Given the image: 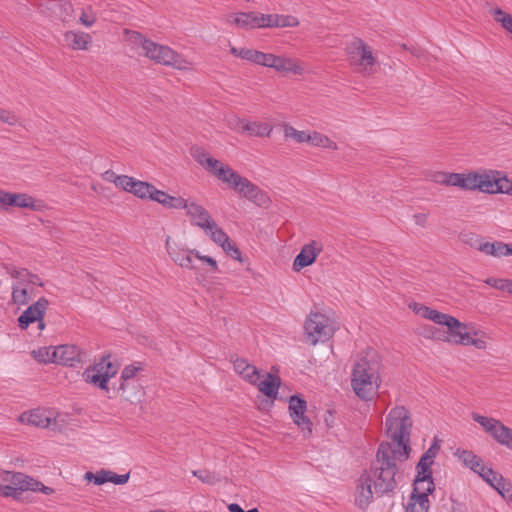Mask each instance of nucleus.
<instances>
[{
	"mask_svg": "<svg viewBox=\"0 0 512 512\" xmlns=\"http://www.w3.org/2000/svg\"><path fill=\"white\" fill-rule=\"evenodd\" d=\"M232 362L236 373L249 383L257 384V381L260 379V374L255 366L249 364L244 358H236Z\"/></svg>",
	"mask_w": 512,
	"mask_h": 512,
	"instance_id": "a878e982",
	"label": "nucleus"
},
{
	"mask_svg": "<svg viewBox=\"0 0 512 512\" xmlns=\"http://www.w3.org/2000/svg\"><path fill=\"white\" fill-rule=\"evenodd\" d=\"M49 306V301L45 297H40L34 304L30 305L19 317L18 326L25 330L30 324L43 318Z\"/></svg>",
	"mask_w": 512,
	"mask_h": 512,
	"instance_id": "2eb2a0df",
	"label": "nucleus"
},
{
	"mask_svg": "<svg viewBox=\"0 0 512 512\" xmlns=\"http://www.w3.org/2000/svg\"><path fill=\"white\" fill-rule=\"evenodd\" d=\"M221 247L231 258L243 262L241 251L230 239Z\"/></svg>",
	"mask_w": 512,
	"mask_h": 512,
	"instance_id": "13d9d810",
	"label": "nucleus"
},
{
	"mask_svg": "<svg viewBox=\"0 0 512 512\" xmlns=\"http://www.w3.org/2000/svg\"><path fill=\"white\" fill-rule=\"evenodd\" d=\"M449 172L437 171L431 174L430 179L436 184L449 186Z\"/></svg>",
	"mask_w": 512,
	"mask_h": 512,
	"instance_id": "69168bd1",
	"label": "nucleus"
},
{
	"mask_svg": "<svg viewBox=\"0 0 512 512\" xmlns=\"http://www.w3.org/2000/svg\"><path fill=\"white\" fill-rule=\"evenodd\" d=\"M136 179L128 175H120L115 183L117 188L122 189L125 192L131 193Z\"/></svg>",
	"mask_w": 512,
	"mask_h": 512,
	"instance_id": "4d7b16f0",
	"label": "nucleus"
},
{
	"mask_svg": "<svg viewBox=\"0 0 512 512\" xmlns=\"http://www.w3.org/2000/svg\"><path fill=\"white\" fill-rule=\"evenodd\" d=\"M227 22L242 29H255L259 27V13L239 12L227 17Z\"/></svg>",
	"mask_w": 512,
	"mask_h": 512,
	"instance_id": "b1692460",
	"label": "nucleus"
},
{
	"mask_svg": "<svg viewBox=\"0 0 512 512\" xmlns=\"http://www.w3.org/2000/svg\"><path fill=\"white\" fill-rule=\"evenodd\" d=\"M204 232L210 237V239L220 245L223 246L230 239L229 236L223 231L222 228L218 226V224L213 221Z\"/></svg>",
	"mask_w": 512,
	"mask_h": 512,
	"instance_id": "4c0bfd02",
	"label": "nucleus"
},
{
	"mask_svg": "<svg viewBox=\"0 0 512 512\" xmlns=\"http://www.w3.org/2000/svg\"><path fill=\"white\" fill-rule=\"evenodd\" d=\"M155 202L169 209H184L188 200L178 196H171L165 191L158 190L154 194Z\"/></svg>",
	"mask_w": 512,
	"mask_h": 512,
	"instance_id": "c756f323",
	"label": "nucleus"
},
{
	"mask_svg": "<svg viewBox=\"0 0 512 512\" xmlns=\"http://www.w3.org/2000/svg\"><path fill=\"white\" fill-rule=\"evenodd\" d=\"M409 307L422 318L431 320L436 324L446 326L447 332H445L443 336L440 337V339L445 342H448V338L452 337V334H454L456 329L462 327V322H460L455 317L442 313L423 304L413 303L410 304Z\"/></svg>",
	"mask_w": 512,
	"mask_h": 512,
	"instance_id": "6e6552de",
	"label": "nucleus"
},
{
	"mask_svg": "<svg viewBox=\"0 0 512 512\" xmlns=\"http://www.w3.org/2000/svg\"><path fill=\"white\" fill-rule=\"evenodd\" d=\"M140 370H142V366L139 363L137 366L133 364L128 365L124 367L121 372L118 391H121L124 399L131 403H134L135 394H137V392H130V384L131 381L134 380L136 373Z\"/></svg>",
	"mask_w": 512,
	"mask_h": 512,
	"instance_id": "412c9836",
	"label": "nucleus"
},
{
	"mask_svg": "<svg viewBox=\"0 0 512 512\" xmlns=\"http://www.w3.org/2000/svg\"><path fill=\"white\" fill-rule=\"evenodd\" d=\"M472 419L477 422L483 430L497 443L503 445L511 428L504 425L500 420L472 413Z\"/></svg>",
	"mask_w": 512,
	"mask_h": 512,
	"instance_id": "9d476101",
	"label": "nucleus"
},
{
	"mask_svg": "<svg viewBox=\"0 0 512 512\" xmlns=\"http://www.w3.org/2000/svg\"><path fill=\"white\" fill-rule=\"evenodd\" d=\"M0 120L8 125H15L18 123V117L15 113L4 109H0Z\"/></svg>",
	"mask_w": 512,
	"mask_h": 512,
	"instance_id": "774afa93",
	"label": "nucleus"
},
{
	"mask_svg": "<svg viewBox=\"0 0 512 512\" xmlns=\"http://www.w3.org/2000/svg\"><path fill=\"white\" fill-rule=\"evenodd\" d=\"M18 420L35 427L47 428L50 426L51 418L40 410H32L31 412L22 413Z\"/></svg>",
	"mask_w": 512,
	"mask_h": 512,
	"instance_id": "cd10ccee",
	"label": "nucleus"
},
{
	"mask_svg": "<svg viewBox=\"0 0 512 512\" xmlns=\"http://www.w3.org/2000/svg\"><path fill=\"white\" fill-rule=\"evenodd\" d=\"M54 363L69 367H75L81 363V351L75 345L65 344L53 347Z\"/></svg>",
	"mask_w": 512,
	"mask_h": 512,
	"instance_id": "dca6fc26",
	"label": "nucleus"
},
{
	"mask_svg": "<svg viewBox=\"0 0 512 512\" xmlns=\"http://www.w3.org/2000/svg\"><path fill=\"white\" fill-rule=\"evenodd\" d=\"M474 173H450L449 174V186L461 188L463 190H473Z\"/></svg>",
	"mask_w": 512,
	"mask_h": 512,
	"instance_id": "f704fd0d",
	"label": "nucleus"
},
{
	"mask_svg": "<svg viewBox=\"0 0 512 512\" xmlns=\"http://www.w3.org/2000/svg\"><path fill=\"white\" fill-rule=\"evenodd\" d=\"M191 153L199 165L218 180L228 184L231 188H234L235 183L240 180L241 176L236 171L228 165H224L219 160L211 157L210 154L202 148L194 147L191 149Z\"/></svg>",
	"mask_w": 512,
	"mask_h": 512,
	"instance_id": "20e7f679",
	"label": "nucleus"
},
{
	"mask_svg": "<svg viewBox=\"0 0 512 512\" xmlns=\"http://www.w3.org/2000/svg\"><path fill=\"white\" fill-rule=\"evenodd\" d=\"M306 342L315 346L318 342L329 340L335 328L326 315L319 312H311L304 323Z\"/></svg>",
	"mask_w": 512,
	"mask_h": 512,
	"instance_id": "39448f33",
	"label": "nucleus"
},
{
	"mask_svg": "<svg viewBox=\"0 0 512 512\" xmlns=\"http://www.w3.org/2000/svg\"><path fill=\"white\" fill-rule=\"evenodd\" d=\"M33 358L41 363H54L53 348L52 347H41L37 350L32 351Z\"/></svg>",
	"mask_w": 512,
	"mask_h": 512,
	"instance_id": "a18cd8bd",
	"label": "nucleus"
},
{
	"mask_svg": "<svg viewBox=\"0 0 512 512\" xmlns=\"http://www.w3.org/2000/svg\"><path fill=\"white\" fill-rule=\"evenodd\" d=\"M0 203L4 209L8 207L28 208L34 211L40 210V201L25 193H12L0 190Z\"/></svg>",
	"mask_w": 512,
	"mask_h": 512,
	"instance_id": "9b49d317",
	"label": "nucleus"
},
{
	"mask_svg": "<svg viewBox=\"0 0 512 512\" xmlns=\"http://www.w3.org/2000/svg\"><path fill=\"white\" fill-rule=\"evenodd\" d=\"M275 27L284 28V27H296L299 25V21L296 17L292 15H276L275 19Z\"/></svg>",
	"mask_w": 512,
	"mask_h": 512,
	"instance_id": "3c124183",
	"label": "nucleus"
},
{
	"mask_svg": "<svg viewBox=\"0 0 512 512\" xmlns=\"http://www.w3.org/2000/svg\"><path fill=\"white\" fill-rule=\"evenodd\" d=\"M458 238L462 243L469 245L470 247L475 248L479 251H480V247L483 244H485V242H486L483 240V238L481 236L477 235L476 233H474L472 231H466V230L460 232L458 235Z\"/></svg>",
	"mask_w": 512,
	"mask_h": 512,
	"instance_id": "ea45409f",
	"label": "nucleus"
},
{
	"mask_svg": "<svg viewBox=\"0 0 512 512\" xmlns=\"http://www.w3.org/2000/svg\"><path fill=\"white\" fill-rule=\"evenodd\" d=\"M281 384V380L278 376H274L270 373L266 375V378L262 381H257L255 384L259 391L262 392L270 399L276 398L278 394V389Z\"/></svg>",
	"mask_w": 512,
	"mask_h": 512,
	"instance_id": "c85d7f7f",
	"label": "nucleus"
},
{
	"mask_svg": "<svg viewBox=\"0 0 512 512\" xmlns=\"http://www.w3.org/2000/svg\"><path fill=\"white\" fill-rule=\"evenodd\" d=\"M155 192H158V189L152 185L151 183L136 180L134 183L133 189L131 191V194L134 196L140 198V199H149L154 201V194Z\"/></svg>",
	"mask_w": 512,
	"mask_h": 512,
	"instance_id": "473e14b6",
	"label": "nucleus"
},
{
	"mask_svg": "<svg viewBox=\"0 0 512 512\" xmlns=\"http://www.w3.org/2000/svg\"><path fill=\"white\" fill-rule=\"evenodd\" d=\"M4 268H5L6 272L8 274H10V276L12 278L17 280V282H22V284H26V281H27L29 273H30L27 269H24V268L18 269L15 267H10L8 265H5Z\"/></svg>",
	"mask_w": 512,
	"mask_h": 512,
	"instance_id": "603ef678",
	"label": "nucleus"
},
{
	"mask_svg": "<svg viewBox=\"0 0 512 512\" xmlns=\"http://www.w3.org/2000/svg\"><path fill=\"white\" fill-rule=\"evenodd\" d=\"M143 54L158 64L170 66L178 70L190 68V62L181 54H178L168 46L160 45L153 41Z\"/></svg>",
	"mask_w": 512,
	"mask_h": 512,
	"instance_id": "0eeeda50",
	"label": "nucleus"
},
{
	"mask_svg": "<svg viewBox=\"0 0 512 512\" xmlns=\"http://www.w3.org/2000/svg\"><path fill=\"white\" fill-rule=\"evenodd\" d=\"M373 484L367 474H362L356 485L355 489V504L360 509H366L373 500L374 490H372Z\"/></svg>",
	"mask_w": 512,
	"mask_h": 512,
	"instance_id": "a211bd4d",
	"label": "nucleus"
},
{
	"mask_svg": "<svg viewBox=\"0 0 512 512\" xmlns=\"http://www.w3.org/2000/svg\"><path fill=\"white\" fill-rule=\"evenodd\" d=\"M11 301L17 306H24L29 302V291L26 284L16 282L12 285Z\"/></svg>",
	"mask_w": 512,
	"mask_h": 512,
	"instance_id": "e433bc0d",
	"label": "nucleus"
},
{
	"mask_svg": "<svg viewBox=\"0 0 512 512\" xmlns=\"http://www.w3.org/2000/svg\"><path fill=\"white\" fill-rule=\"evenodd\" d=\"M27 480L31 481V477L24 473L0 470V483L2 484L20 485L19 488H27L28 486L25 485Z\"/></svg>",
	"mask_w": 512,
	"mask_h": 512,
	"instance_id": "2f4dec72",
	"label": "nucleus"
},
{
	"mask_svg": "<svg viewBox=\"0 0 512 512\" xmlns=\"http://www.w3.org/2000/svg\"><path fill=\"white\" fill-rule=\"evenodd\" d=\"M273 56L274 54L272 53H264L257 50V53L255 54L254 64L270 68Z\"/></svg>",
	"mask_w": 512,
	"mask_h": 512,
	"instance_id": "680f3d73",
	"label": "nucleus"
},
{
	"mask_svg": "<svg viewBox=\"0 0 512 512\" xmlns=\"http://www.w3.org/2000/svg\"><path fill=\"white\" fill-rule=\"evenodd\" d=\"M435 489V484L433 481V477L420 476L419 478H415L414 487L412 491V495L417 497L428 498V495L431 494Z\"/></svg>",
	"mask_w": 512,
	"mask_h": 512,
	"instance_id": "7c9ffc66",
	"label": "nucleus"
},
{
	"mask_svg": "<svg viewBox=\"0 0 512 512\" xmlns=\"http://www.w3.org/2000/svg\"><path fill=\"white\" fill-rule=\"evenodd\" d=\"M473 182V190L478 189L485 193H505L510 190L507 181L496 179L488 173H474Z\"/></svg>",
	"mask_w": 512,
	"mask_h": 512,
	"instance_id": "ddd939ff",
	"label": "nucleus"
},
{
	"mask_svg": "<svg viewBox=\"0 0 512 512\" xmlns=\"http://www.w3.org/2000/svg\"><path fill=\"white\" fill-rule=\"evenodd\" d=\"M489 12L496 22L500 23L506 31L512 33V16L509 13L498 7L491 8Z\"/></svg>",
	"mask_w": 512,
	"mask_h": 512,
	"instance_id": "58836bf2",
	"label": "nucleus"
},
{
	"mask_svg": "<svg viewBox=\"0 0 512 512\" xmlns=\"http://www.w3.org/2000/svg\"><path fill=\"white\" fill-rule=\"evenodd\" d=\"M184 209L191 224L201 228L203 231L214 221L209 212L202 205L194 201H188Z\"/></svg>",
	"mask_w": 512,
	"mask_h": 512,
	"instance_id": "6ab92c4d",
	"label": "nucleus"
},
{
	"mask_svg": "<svg viewBox=\"0 0 512 512\" xmlns=\"http://www.w3.org/2000/svg\"><path fill=\"white\" fill-rule=\"evenodd\" d=\"M166 248L171 259L179 266L187 269H194L193 256L196 250H188L178 245L170 244V236L166 238Z\"/></svg>",
	"mask_w": 512,
	"mask_h": 512,
	"instance_id": "aec40b11",
	"label": "nucleus"
},
{
	"mask_svg": "<svg viewBox=\"0 0 512 512\" xmlns=\"http://www.w3.org/2000/svg\"><path fill=\"white\" fill-rule=\"evenodd\" d=\"M456 455L464 463L465 466L469 467L477 464L480 457L475 455L472 451L468 450H457Z\"/></svg>",
	"mask_w": 512,
	"mask_h": 512,
	"instance_id": "864d4df0",
	"label": "nucleus"
},
{
	"mask_svg": "<svg viewBox=\"0 0 512 512\" xmlns=\"http://www.w3.org/2000/svg\"><path fill=\"white\" fill-rule=\"evenodd\" d=\"M307 410L306 401L297 396L293 395L289 399V412L294 423L298 425L303 431H306L308 435L312 433V422L305 415Z\"/></svg>",
	"mask_w": 512,
	"mask_h": 512,
	"instance_id": "f8f14e48",
	"label": "nucleus"
},
{
	"mask_svg": "<svg viewBox=\"0 0 512 512\" xmlns=\"http://www.w3.org/2000/svg\"><path fill=\"white\" fill-rule=\"evenodd\" d=\"M239 124H241V129L243 132L248 133L250 136H269L272 128L268 124H262L258 122H244L239 120Z\"/></svg>",
	"mask_w": 512,
	"mask_h": 512,
	"instance_id": "72a5a7b5",
	"label": "nucleus"
},
{
	"mask_svg": "<svg viewBox=\"0 0 512 512\" xmlns=\"http://www.w3.org/2000/svg\"><path fill=\"white\" fill-rule=\"evenodd\" d=\"M477 334V331H471L467 324L462 323V327L456 329L452 337L448 338V343L464 346L472 345L479 350H485L487 347L486 341L481 338H474Z\"/></svg>",
	"mask_w": 512,
	"mask_h": 512,
	"instance_id": "4468645a",
	"label": "nucleus"
},
{
	"mask_svg": "<svg viewBox=\"0 0 512 512\" xmlns=\"http://www.w3.org/2000/svg\"><path fill=\"white\" fill-rule=\"evenodd\" d=\"M429 500L428 498L417 497L411 495L410 501L408 502L405 512H428Z\"/></svg>",
	"mask_w": 512,
	"mask_h": 512,
	"instance_id": "79ce46f5",
	"label": "nucleus"
},
{
	"mask_svg": "<svg viewBox=\"0 0 512 512\" xmlns=\"http://www.w3.org/2000/svg\"><path fill=\"white\" fill-rule=\"evenodd\" d=\"M345 51L349 64L356 72L364 76L374 74L377 58L374 56L371 46L362 39L355 38L346 46Z\"/></svg>",
	"mask_w": 512,
	"mask_h": 512,
	"instance_id": "7ed1b4c3",
	"label": "nucleus"
},
{
	"mask_svg": "<svg viewBox=\"0 0 512 512\" xmlns=\"http://www.w3.org/2000/svg\"><path fill=\"white\" fill-rule=\"evenodd\" d=\"M79 21L82 25L91 27L96 22V15L92 12L90 7L87 10L83 9Z\"/></svg>",
	"mask_w": 512,
	"mask_h": 512,
	"instance_id": "e2e57ef3",
	"label": "nucleus"
},
{
	"mask_svg": "<svg viewBox=\"0 0 512 512\" xmlns=\"http://www.w3.org/2000/svg\"><path fill=\"white\" fill-rule=\"evenodd\" d=\"M63 38L66 45L73 50H87L92 44L90 34L83 31H66Z\"/></svg>",
	"mask_w": 512,
	"mask_h": 512,
	"instance_id": "5701e85b",
	"label": "nucleus"
},
{
	"mask_svg": "<svg viewBox=\"0 0 512 512\" xmlns=\"http://www.w3.org/2000/svg\"><path fill=\"white\" fill-rule=\"evenodd\" d=\"M322 250V244L315 240L305 244L293 261V269L300 271L302 268L312 265Z\"/></svg>",
	"mask_w": 512,
	"mask_h": 512,
	"instance_id": "f3484780",
	"label": "nucleus"
},
{
	"mask_svg": "<svg viewBox=\"0 0 512 512\" xmlns=\"http://www.w3.org/2000/svg\"><path fill=\"white\" fill-rule=\"evenodd\" d=\"M496 491L507 501L512 502V483L510 481L501 482L497 484Z\"/></svg>",
	"mask_w": 512,
	"mask_h": 512,
	"instance_id": "052dcab7",
	"label": "nucleus"
},
{
	"mask_svg": "<svg viewBox=\"0 0 512 512\" xmlns=\"http://www.w3.org/2000/svg\"><path fill=\"white\" fill-rule=\"evenodd\" d=\"M26 482H27V484H25V485L28 486L27 491L28 490L33 491V492L40 491L46 495H50L54 492L53 488L45 486L43 483L35 480L32 477H31V481L27 480Z\"/></svg>",
	"mask_w": 512,
	"mask_h": 512,
	"instance_id": "5fc2aeb1",
	"label": "nucleus"
},
{
	"mask_svg": "<svg viewBox=\"0 0 512 512\" xmlns=\"http://www.w3.org/2000/svg\"><path fill=\"white\" fill-rule=\"evenodd\" d=\"M20 485L4 484L2 496L12 497L13 499H19L23 491H27V488H19Z\"/></svg>",
	"mask_w": 512,
	"mask_h": 512,
	"instance_id": "6e6d98bb",
	"label": "nucleus"
},
{
	"mask_svg": "<svg viewBox=\"0 0 512 512\" xmlns=\"http://www.w3.org/2000/svg\"><path fill=\"white\" fill-rule=\"evenodd\" d=\"M440 450V444L438 443V440L435 439L432 445L428 448V450L421 456L422 458H425L427 461H431L434 463V459L437 456L438 452Z\"/></svg>",
	"mask_w": 512,
	"mask_h": 512,
	"instance_id": "338daca9",
	"label": "nucleus"
},
{
	"mask_svg": "<svg viewBox=\"0 0 512 512\" xmlns=\"http://www.w3.org/2000/svg\"><path fill=\"white\" fill-rule=\"evenodd\" d=\"M309 137H310L309 143H311L313 146L323 147V148H328V149H333V150H336L338 148L336 142L332 141L328 136H326L322 133L315 131L313 133H310Z\"/></svg>",
	"mask_w": 512,
	"mask_h": 512,
	"instance_id": "a19ab883",
	"label": "nucleus"
},
{
	"mask_svg": "<svg viewBox=\"0 0 512 512\" xmlns=\"http://www.w3.org/2000/svg\"><path fill=\"white\" fill-rule=\"evenodd\" d=\"M230 53L238 58L254 63L255 62V54L257 50L249 49L245 47H230Z\"/></svg>",
	"mask_w": 512,
	"mask_h": 512,
	"instance_id": "49530a36",
	"label": "nucleus"
},
{
	"mask_svg": "<svg viewBox=\"0 0 512 512\" xmlns=\"http://www.w3.org/2000/svg\"><path fill=\"white\" fill-rule=\"evenodd\" d=\"M193 476L197 477L201 482L208 485H215L220 481L219 476L214 472L206 470H194L192 471Z\"/></svg>",
	"mask_w": 512,
	"mask_h": 512,
	"instance_id": "de8ad7c7",
	"label": "nucleus"
},
{
	"mask_svg": "<svg viewBox=\"0 0 512 512\" xmlns=\"http://www.w3.org/2000/svg\"><path fill=\"white\" fill-rule=\"evenodd\" d=\"M386 434L390 442H382L377 450L376 459L368 470L364 471L373 484L378 497L392 493L397 487V463L405 462L411 453L410 435L412 420L404 406L390 410L385 420Z\"/></svg>",
	"mask_w": 512,
	"mask_h": 512,
	"instance_id": "f257e3e1",
	"label": "nucleus"
},
{
	"mask_svg": "<svg viewBox=\"0 0 512 512\" xmlns=\"http://www.w3.org/2000/svg\"><path fill=\"white\" fill-rule=\"evenodd\" d=\"M380 361L374 349L358 355L351 374V385L355 394L363 399L370 400L378 388Z\"/></svg>",
	"mask_w": 512,
	"mask_h": 512,
	"instance_id": "f03ea898",
	"label": "nucleus"
},
{
	"mask_svg": "<svg viewBox=\"0 0 512 512\" xmlns=\"http://www.w3.org/2000/svg\"><path fill=\"white\" fill-rule=\"evenodd\" d=\"M277 14H262L259 13V27L260 28H272L275 27V19Z\"/></svg>",
	"mask_w": 512,
	"mask_h": 512,
	"instance_id": "0e129e2a",
	"label": "nucleus"
},
{
	"mask_svg": "<svg viewBox=\"0 0 512 512\" xmlns=\"http://www.w3.org/2000/svg\"><path fill=\"white\" fill-rule=\"evenodd\" d=\"M109 474L110 471L102 469L98 471L96 474L92 472H87L84 477L86 480L92 481L96 485H102L106 482H109Z\"/></svg>",
	"mask_w": 512,
	"mask_h": 512,
	"instance_id": "09e8293b",
	"label": "nucleus"
},
{
	"mask_svg": "<svg viewBox=\"0 0 512 512\" xmlns=\"http://www.w3.org/2000/svg\"><path fill=\"white\" fill-rule=\"evenodd\" d=\"M125 40L133 49L141 48L143 53L146 51L149 44H151V40L147 39L144 35L137 31L125 29L124 30Z\"/></svg>",
	"mask_w": 512,
	"mask_h": 512,
	"instance_id": "c9c22d12",
	"label": "nucleus"
},
{
	"mask_svg": "<svg viewBox=\"0 0 512 512\" xmlns=\"http://www.w3.org/2000/svg\"><path fill=\"white\" fill-rule=\"evenodd\" d=\"M119 366L113 363L110 355L103 356L101 360L92 366L87 367L82 377L86 383L108 392V382L118 373Z\"/></svg>",
	"mask_w": 512,
	"mask_h": 512,
	"instance_id": "423d86ee",
	"label": "nucleus"
},
{
	"mask_svg": "<svg viewBox=\"0 0 512 512\" xmlns=\"http://www.w3.org/2000/svg\"><path fill=\"white\" fill-rule=\"evenodd\" d=\"M270 68L278 72L293 73L295 75H302L304 73V68L298 60L285 56L274 55Z\"/></svg>",
	"mask_w": 512,
	"mask_h": 512,
	"instance_id": "4be33fe9",
	"label": "nucleus"
},
{
	"mask_svg": "<svg viewBox=\"0 0 512 512\" xmlns=\"http://www.w3.org/2000/svg\"><path fill=\"white\" fill-rule=\"evenodd\" d=\"M432 464H433V462L427 461L425 458L421 457L416 466V470H417L416 478H419L420 476H426V475L428 477H433L432 470H431Z\"/></svg>",
	"mask_w": 512,
	"mask_h": 512,
	"instance_id": "bf43d9fd",
	"label": "nucleus"
},
{
	"mask_svg": "<svg viewBox=\"0 0 512 512\" xmlns=\"http://www.w3.org/2000/svg\"><path fill=\"white\" fill-rule=\"evenodd\" d=\"M480 252L496 258L512 256V244H507L501 241L485 242L480 247Z\"/></svg>",
	"mask_w": 512,
	"mask_h": 512,
	"instance_id": "bb28decb",
	"label": "nucleus"
},
{
	"mask_svg": "<svg viewBox=\"0 0 512 512\" xmlns=\"http://www.w3.org/2000/svg\"><path fill=\"white\" fill-rule=\"evenodd\" d=\"M284 135L286 138H292L298 143L309 142L310 139V133L305 131H298L290 125L284 126Z\"/></svg>",
	"mask_w": 512,
	"mask_h": 512,
	"instance_id": "c03bdc74",
	"label": "nucleus"
},
{
	"mask_svg": "<svg viewBox=\"0 0 512 512\" xmlns=\"http://www.w3.org/2000/svg\"><path fill=\"white\" fill-rule=\"evenodd\" d=\"M485 283L496 289L507 291L508 293L512 294V280L488 278Z\"/></svg>",
	"mask_w": 512,
	"mask_h": 512,
	"instance_id": "8fccbe9b",
	"label": "nucleus"
},
{
	"mask_svg": "<svg viewBox=\"0 0 512 512\" xmlns=\"http://www.w3.org/2000/svg\"><path fill=\"white\" fill-rule=\"evenodd\" d=\"M47 9L52 10L55 17L63 23H70L75 19L74 8L70 1L57 0L47 3Z\"/></svg>",
	"mask_w": 512,
	"mask_h": 512,
	"instance_id": "393cba45",
	"label": "nucleus"
},
{
	"mask_svg": "<svg viewBox=\"0 0 512 512\" xmlns=\"http://www.w3.org/2000/svg\"><path fill=\"white\" fill-rule=\"evenodd\" d=\"M233 189L257 206L267 207L271 202L266 192L245 177L241 176Z\"/></svg>",
	"mask_w": 512,
	"mask_h": 512,
	"instance_id": "1a4fd4ad",
	"label": "nucleus"
},
{
	"mask_svg": "<svg viewBox=\"0 0 512 512\" xmlns=\"http://www.w3.org/2000/svg\"><path fill=\"white\" fill-rule=\"evenodd\" d=\"M480 476L495 490L496 487H499L497 485L498 483L501 484V482L507 481L500 473L494 471L491 467H489L485 472L480 473Z\"/></svg>",
	"mask_w": 512,
	"mask_h": 512,
	"instance_id": "37998d69",
	"label": "nucleus"
}]
</instances>
